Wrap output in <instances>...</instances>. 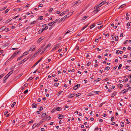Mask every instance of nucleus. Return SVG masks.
Instances as JSON below:
<instances>
[{
	"label": "nucleus",
	"mask_w": 131,
	"mask_h": 131,
	"mask_svg": "<svg viewBox=\"0 0 131 131\" xmlns=\"http://www.w3.org/2000/svg\"><path fill=\"white\" fill-rule=\"evenodd\" d=\"M58 19H56V20H54V21L48 24V25L49 26H51L53 24H54L55 23L57 22L58 21Z\"/></svg>",
	"instance_id": "1"
},
{
	"label": "nucleus",
	"mask_w": 131,
	"mask_h": 131,
	"mask_svg": "<svg viewBox=\"0 0 131 131\" xmlns=\"http://www.w3.org/2000/svg\"><path fill=\"white\" fill-rule=\"evenodd\" d=\"M67 15H66L63 17L61 18L59 20V22H60L61 21H63L64 20H66L67 19Z\"/></svg>",
	"instance_id": "2"
},
{
	"label": "nucleus",
	"mask_w": 131,
	"mask_h": 131,
	"mask_svg": "<svg viewBox=\"0 0 131 131\" xmlns=\"http://www.w3.org/2000/svg\"><path fill=\"white\" fill-rule=\"evenodd\" d=\"M42 59V58H40L38 61H37L34 65H33L32 67V68H33L35 66H36Z\"/></svg>",
	"instance_id": "3"
},
{
	"label": "nucleus",
	"mask_w": 131,
	"mask_h": 131,
	"mask_svg": "<svg viewBox=\"0 0 131 131\" xmlns=\"http://www.w3.org/2000/svg\"><path fill=\"white\" fill-rule=\"evenodd\" d=\"M45 38L44 37H41L37 41V43H40L42 40L44 39Z\"/></svg>",
	"instance_id": "4"
},
{
	"label": "nucleus",
	"mask_w": 131,
	"mask_h": 131,
	"mask_svg": "<svg viewBox=\"0 0 131 131\" xmlns=\"http://www.w3.org/2000/svg\"><path fill=\"white\" fill-rule=\"evenodd\" d=\"M34 46H32L31 47L29 50V51H34L35 50V48L34 47Z\"/></svg>",
	"instance_id": "5"
},
{
	"label": "nucleus",
	"mask_w": 131,
	"mask_h": 131,
	"mask_svg": "<svg viewBox=\"0 0 131 131\" xmlns=\"http://www.w3.org/2000/svg\"><path fill=\"white\" fill-rule=\"evenodd\" d=\"M80 86V85L79 84H77L73 87V89L74 90H76Z\"/></svg>",
	"instance_id": "6"
},
{
	"label": "nucleus",
	"mask_w": 131,
	"mask_h": 131,
	"mask_svg": "<svg viewBox=\"0 0 131 131\" xmlns=\"http://www.w3.org/2000/svg\"><path fill=\"white\" fill-rule=\"evenodd\" d=\"M20 52V51L18 50L16 51L12 55V57H14L18 53Z\"/></svg>",
	"instance_id": "7"
},
{
	"label": "nucleus",
	"mask_w": 131,
	"mask_h": 131,
	"mask_svg": "<svg viewBox=\"0 0 131 131\" xmlns=\"http://www.w3.org/2000/svg\"><path fill=\"white\" fill-rule=\"evenodd\" d=\"M20 52V51L18 50L16 51L12 55V57H14L18 53Z\"/></svg>",
	"instance_id": "8"
},
{
	"label": "nucleus",
	"mask_w": 131,
	"mask_h": 131,
	"mask_svg": "<svg viewBox=\"0 0 131 131\" xmlns=\"http://www.w3.org/2000/svg\"><path fill=\"white\" fill-rule=\"evenodd\" d=\"M20 52V51L18 50L16 51L12 55V57H14L18 53Z\"/></svg>",
	"instance_id": "9"
},
{
	"label": "nucleus",
	"mask_w": 131,
	"mask_h": 131,
	"mask_svg": "<svg viewBox=\"0 0 131 131\" xmlns=\"http://www.w3.org/2000/svg\"><path fill=\"white\" fill-rule=\"evenodd\" d=\"M20 52V51L18 50L16 51L12 55V57H14L18 53Z\"/></svg>",
	"instance_id": "10"
},
{
	"label": "nucleus",
	"mask_w": 131,
	"mask_h": 131,
	"mask_svg": "<svg viewBox=\"0 0 131 131\" xmlns=\"http://www.w3.org/2000/svg\"><path fill=\"white\" fill-rule=\"evenodd\" d=\"M42 27H45L43 29L44 30H46L48 28V26H47L46 24H44L42 25Z\"/></svg>",
	"instance_id": "11"
},
{
	"label": "nucleus",
	"mask_w": 131,
	"mask_h": 131,
	"mask_svg": "<svg viewBox=\"0 0 131 131\" xmlns=\"http://www.w3.org/2000/svg\"><path fill=\"white\" fill-rule=\"evenodd\" d=\"M60 45V43L57 44L54 46V49H57V48H58Z\"/></svg>",
	"instance_id": "12"
},
{
	"label": "nucleus",
	"mask_w": 131,
	"mask_h": 131,
	"mask_svg": "<svg viewBox=\"0 0 131 131\" xmlns=\"http://www.w3.org/2000/svg\"><path fill=\"white\" fill-rule=\"evenodd\" d=\"M29 53V51H26L24 52L22 54L23 56V57L28 54Z\"/></svg>",
	"instance_id": "13"
},
{
	"label": "nucleus",
	"mask_w": 131,
	"mask_h": 131,
	"mask_svg": "<svg viewBox=\"0 0 131 131\" xmlns=\"http://www.w3.org/2000/svg\"><path fill=\"white\" fill-rule=\"evenodd\" d=\"M26 60H27L26 59V58H25L22 60L20 62H19V64H21L25 62Z\"/></svg>",
	"instance_id": "14"
},
{
	"label": "nucleus",
	"mask_w": 131,
	"mask_h": 131,
	"mask_svg": "<svg viewBox=\"0 0 131 131\" xmlns=\"http://www.w3.org/2000/svg\"><path fill=\"white\" fill-rule=\"evenodd\" d=\"M6 29V28L5 26H3L0 28V32H1L3 31L4 30Z\"/></svg>",
	"instance_id": "15"
},
{
	"label": "nucleus",
	"mask_w": 131,
	"mask_h": 131,
	"mask_svg": "<svg viewBox=\"0 0 131 131\" xmlns=\"http://www.w3.org/2000/svg\"><path fill=\"white\" fill-rule=\"evenodd\" d=\"M80 46V47L81 46V45H80L79 44L77 45L75 49H76L77 51L79 49V48Z\"/></svg>",
	"instance_id": "16"
},
{
	"label": "nucleus",
	"mask_w": 131,
	"mask_h": 131,
	"mask_svg": "<svg viewBox=\"0 0 131 131\" xmlns=\"http://www.w3.org/2000/svg\"><path fill=\"white\" fill-rule=\"evenodd\" d=\"M58 115L59 116V117H58V118L59 119H61L62 118H63V117L64 116L63 115L60 114H59Z\"/></svg>",
	"instance_id": "17"
},
{
	"label": "nucleus",
	"mask_w": 131,
	"mask_h": 131,
	"mask_svg": "<svg viewBox=\"0 0 131 131\" xmlns=\"http://www.w3.org/2000/svg\"><path fill=\"white\" fill-rule=\"evenodd\" d=\"M73 12H72L71 13H69L68 14L66 15H67V18L69 17L70 16H71L72 14H73Z\"/></svg>",
	"instance_id": "18"
},
{
	"label": "nucleus",
	"mask_w": 131,
	"mask_h": 131,
	"mask_svg": "<svg viewBox=\"0 0 131 131\" xmlns=\"http://www.w3.org/2000/svg\"><path fill=\"white\" fill-rule=\"evenodd\" d=\"M46 120V118L45 117H44L43 119H42L40 121V123H43V122L45 121Z\"/></svg>",
	"instance_id": "19"
},
{
	"label": "nucleus",
	"mask_w": 131,
	"mask_h": 131,
	"mask_svg": "<svg viewBox=\"0 0 131 131\" xmlns=\"http://www.w3.org/2000/svg\"><path fill=\"white\" fill-rule=\"evenodd\" d=\"M37 105L36 104L34 103L32 104V108H36L37 107Z\"/></svg>",
	"instance_id": "20"
},
{
	"label": "nucleus",
	"mask_w": 131,
	"mask_h": 131,
	"mask_svg": "<svg viewBox=\"0 0 131 131\" xmlns=\"http://www.w3.org/2000/svg\"><path fill=\"white\" fill-rule=\"evenodd\" d=\"M7 6H5L3 8H0V11H3L5 9H6L7 8Z\"/></svg>",
	"instance_id": "21"
},
{
	"label": "nucleus",
	"mask_w": 131,
	"mask_h": 131,
	"mask_svg": "<svg viewBox=\"0 0 131 131\" xmlns=\"http://www.w3.org/2000/svg\"><path fill=\"white\" fill-rule=\"evenodd\" d=\"M117 93V92H115V91L112 94V95L111 96V97H114L116 95V94Z\"/></svg>",
	"instance_id": "22"
},
{
	"label": "nucleus",
	"mask_w": 131,
	"mask_h": 131,
	"mask_svg": "<svg viewBox=\"0 0 131 131\" xmlns=\"http://www.w3.org/2000/svg\"><path fill=\"white\" fill-rule=\"evenodd\" d=\"M75 95V94H71L69 95V97H72L74 96Z\"/></svg>",
	"instance_id": "23"
},
{
	"label": "nucleus",
	"mask_w": 131,
	"mask_h": 131,
	"mask_svg": "<svg viewBox=\"0 0 131 131\" xmlns=\"http://www.w3.org/2000/svg\"><path fill=\"white\" fill-rule=\"evenodd\" d=\"M44 30V29L43 28H42L40 30H39L38 31V33L39 34L41 33Z\"/></svg>",
	"instance_id": "24"
},
{
	"label": "nucleus",
	"mask_w": 131,
	"mask_h": 131,
	"mask_svg": "<svg viewBox=\"0 0 131 131\" xmlns=\"http://www.w3.org/2000/svg\"><path fill=\"white\" fill-rule=\"evenodd\" d=\"M95 26V24L94 23L90 27V29H92Z\"/></svg>",
	"instance_id": "25"
},
{
	"label": "nucleus",
	"mask_w": 131,
	"mask_h": 131,
	"mask_svg": "<svg viewBox=\"0 0 131 131\" xmlns=\"http://www.w3.org/2000/svg\"><path fill=\"white\" fill-rule=\"evenodd\" d=\"M105 1H104L101 3L99 4V5L102 6V5L104 4H105Z\"/></svg>",
	"instance_id": "26"
},
{
	"label": "nucleus",
	"mask_w": 131,
	"mask_h": 131,
	"mask_svg": "<svg viewBox=\"0 0 131 131\" xmlns=\"http://www.w3.org/2000/svg\"><path fill=\"white\" fill-rule=\"evenodd\" d=\"M56 110L59 111H60L62 109L61 107H58L56 108Z\"/></svg>",
	"instance_id": "27"
},
{
	"label": "nucleus",
	"mask_w": 131,
	"mask_h": 131,
	"mask_svg": "<svg viewBox=\"0 0 131 131\" xmlns=\"http://www.w3.org/2000/svg\"><path fill=\"white\" fill-rule=\"evenodd\" d=\"M63 92V91L61 90L58 93L57 95L58 96L60 95Z\"/></svg>",
	"instance_id": "28"
},
{
	"label": "nucleus",
	"mask_w": 131,
	"mask_h": 131,
	"mask_svg": "<svg viewBox=\"0 0 131 131\" xmlns=\"http://www.w3.org/2000/svg\"><path fill=\"white\" fill-rule=\"evenodd\" d=\"M125 6V4H124L120 6V7L118 8V9L122 8H123V7H124Z\"/></svg>",
	"instance_id": "29"
},
{
	"label": "nucleus",
	"mask_w": 131,
	"mask_h": 131,
	"mask_svg": "<svg viewBox=\"0 0 131 131\" xmlns=\"http://www.w3.org/2000/svg\"><path fill=\"white\" fill-rule=\"evenodd\" d=\"M14 11H15V10H17L18 11H20L21 10V8H17V9H14Z\"/></svg>",
	"instance_id": "30"
},
{
	"label": "nucleus",
	"mask_w": 131,
	"mask_h": 131,
	"mask_svg": "<svg viewBox=\"0 0 131 131\" xmlns=\"http://www.w3.org/2000/svg\"><path fill=\"white\" fill-rule=\"evenodd\" d=\"M23 57L22 55L21 56L18 57L17 59V60L18 61L19 60H20Z\"/></svg>",
	"instance_id": "31"
},
{
	"label": "nucleus",
	"mask_w": 131,
	"mask_h": 131,
	"mask_svg": "<svg viewBox=\"0 0 131 131\" xmlns=\"http://www.w3.org/2000/svg\"><path fill=\"white\" fill-rule=\"evenodd\" d=\"M8 77L7 75L5 76V77H4L3 80L4 81H5L8 78Z\"/></svg>",
	"instance_id": "32"
},
{
	"label": "nucleus",
	"mask_w": 131,
	"mask_h": 131,
	"mask_svg": "<svg viewBox=\"0 0 131 131\" xmlns=\"http://www.w3.org/2000/svg\"><path fill=\"white\" fill-rule=\"evenodd\" d=\"M118 86L119 88H121L123 87V85L121 84H119L118 85Z\"/></svg>",
	"instance_id": "33"
},
{
	"label": "nucleus",
	"mask_w": 131,
	"mask_h": 131,
	"mask_svg": "<svg viewBox=\"0 0 131 131\" xmlns=\"http://www.w3.org/2000/svg\"><path fill=\"white\" fill-rule=\"evenodd\" d=\"M46 115V113H43L42 114L41 116V117H45V116Z\"/></svg>",
	"instance_id": "34"
},
{
	"label": "nucleus",
	"mask_w": 131,
	"mask_h": 131,
	"mask_svg": "<svg viewBox=\"0 0 131 131\" xmlns=\"http://www.w3.org/2000/svg\"><path fill=\"white\" fill-rule=\"evenodd\" d=\"M39 53L37 51L33 56L32 57H36V56L37 55V54L38 53Z\"/></svg>",
	"instance_id": "35"
},
{
	"label": "nucleus",
	"mask_w": 131,
	"mask_h": 131,
	"mask_svg": "<svg viewBox=\"0 0 131 131\" xmlns=\"http://www.w3.org/2000/svg\"><path fill=\"white\" fill-rule=\"evenodd\" d=\"M13 104H12L11 106V107L12 108L14 107V105L16 104V102H13Z\"/></svg>",
	"instance_id": "36"
},
{
	"label": "nucleus",
	"mask_w": 131,
	"mask_h": 131,
	"mask_svg": "<svg viewBox=\"0 0 131 131\" xmlns=\"http://www.w3.org/2000/svg\"><path fill=\"white\" fill-rule=\"evenodd\" d=\"M65 14V12H62L59 15L60 16H62L64 15Z\"/></svg>",
	"instance_id": "37"
},
{
	"label": "nucleus",
	"mask_w": 131,
	"mask_h": 131,
	"mask_svg": "<svg viewBox=\"0 0 131 131\" xmlns=\"http://www.w3.org/2000/svg\"><path fill=\"white\" fill-rule=\"evenodd\" d=\"M99 10L100 9H95L94 11L93 12L95 13H97Z\"/></svg>",
	"instance_id": "38"
},
{
	"label": "nucleus",
	"mask_w": 131,
	"mask_h": 131,
	"mask_svg": "<svg viewBox=\"0 0 131 131\" xmlns=\"http://www.w3.org/2000/svg\"><path fill=\"white\" fill-rule=\"evenodd\" d=\"M59 83H55L54 84V85L55 86H58Z\"/></svg>",
	"instance_id": "39"
},
{
	"label": "nucleus",
	"mask_w": 131,
	"mask_h": 131,
	"mask_svg": "<svg viewBox=\"0 0 131 131\" xmlns=\"http://www.w3.org/2000/svg\"><path fill=\"white\" fill-rule=\"evenodd\" d=\"M43 18V16H41L39 17L38 18V20H42Z\"/></svg>",
	"instance_id": "40"
},
{
	"label": "nucleus",
	"mask_w": 131,
	"mask_h": 131,
	"mask_svg": "<svg viewBox=\"0 0 131 131\" xmlns=\"http://www.w3.org/2000/svg\"><path fill=\"white\" fill-rule=\"evenodd\" d=\"M110 69V67H107L105 68V69L106 70H108Z\"/></svg>",
	"instance_id": "41"
},
{
	"label": "nucleus",
	"mask_w": 131,
	"mask_h": 131,
	"mask_svg": "<svg viewBox=\"0 0 131 131\" xmlns=\"http://www.w3.org/2000/svg\"><path fill=\"white\" fill-rule=\"evenodd\" d=\"M51 45V44L50 43H49L48 44L46 47L45 48H46V49H47V48L49 47Z\"/></svg>",
	"instance_id": "42"
},
{
	"label": "nucleus",
	"mask_w": 131,
	"mask_h": 131,
	"mask_svg": "<svg viewBox=\"0 0 131 131\" xmlns=\"http://www.w3.org/2000/svg\"><path fill=\"white\" fill-rule=\"evenodd\" d=\"M36 23V21L35 20L32 22L30 23V24L31 25H33V24H35Z\"/></svg>",
	"instance_id": "43"
},
{
	"label": "nucleus",
	"mask_w": 131,
	"mask_h": 131,
	"mask_svg": "<svg viewBox=\"0 0 131 131\" xmlns=\"http://www.w3.org/2000/svg\"><path fill=\"white\" fill-rule=\"evenodd\" d=\"M47 49H46V48H45L42 51L41 53H42L43 52H44Z\"/></svg>",
	"instance_id": "44"
},
{
	"label": "nucleus",
	"mask_w": 131,
	"mask_h": 131,
	"mask_svg": "<svg viewBox=\"0 0 131 131\" xmlns=\"http://www.w3.org/2000/svg\"><path fill=\"white\" fill-rule=\"evenodd\" d=\"M56 110V108H54L51 111V112L52 113H53Z\"/></svg>",
	"instance_id": "45"
},
{
	"label": "nucleus",
	"mask_w": 131,
	"mask_h": 131,
	"mask_svg": "<svg viewBox=\"0 0 131 131\" xmlns=\"http://www.w3.org/2000/svg\"><path fill=\"white\" fill-rule=\"evenodd\" d=\"M9 9H7L5 11V14H6V13H7L9 11Z\"/></svg>",
	"instance_id": "46"
},
{
	"label": "nucleus",
	"mask_w": 131,
	"mask_h": 131,
	"mask_svg": "<svg viewBox=\"0 0 131 131\" xmlns=\"http://www.w3.org/2000/svg\"><path fill=\"white\" fill-rule=\"evenodd\" d=\"M88 17V16L84 17L83 18H82V20H84L86 19Z\"/></svg>",
	"instance_id": "47"
},
{
	"label": "nucleus",
	"mask_w": 131,
	"mask_h": 131,
	"mask_svg": "<svg viewBox=\"0 0 131 131\" xmlns=\"http://www.w3.org/2000/svg\"><path fill=\"white\" fill-rule=\"evenodd\" d=\"M118 39V36H116L115 38V41H117Z\"/></svg>",
	"instance_id": "48"
},
{
	"label": "nucleus",
	"mask_w": 131,
	"mask_h": 131,
	"mask_svg": "<svg viewBox=\"0 0 131 131\" xmlns=\"http://www.w3.org/2000/svg\"><path fill=\"white\" fill-rule=\"evenodd\" d=\"M36 123H35L32 126V129H34L36 127H35V125H36Z\"/></svg>",
	"instance_id": "49"
},
{
	"label": "nucleus",
	"mask_w": 131,
	"mask_h": 131,
	"mask_svg": "<svg viewBox=\"0 0 131 131\" xmlns=\"http://www.w3.org/2000/svg\"><path fill=\"white\" fill-rule=\"evenodd\" d=\"M114 117L113 116L112 117L111 119V121H113L114 120Z\"/></svg>",
	"instance_id": "50"
},
{
	"label": "nucleus",
	"mask_w": 131,
	"mask_h": 131,
	"mask_svg": "<svg viewBox=\"0 0 131 131\" xmlns=\"http://www.w3.org/2000/svg\"><path fill=\"white\" fill-rule=\"evenodd\" d=\"M53 8H51L49 10V13H51V12L53 10Z\"/></svg>",
	"instance_id": "51"
},
{
	"label": "nucleus",
	"mask_w": 131,
	"mask_h": 131,
	"mask_svg": "<svg viewBox=\"0 0 131 131\" xmlns=\"http://www.w3.org/2000/svg\"><path fill=\"white\" fill-rule=\"evenodd\" d=\"M122 67V64H119V66L118 67V69H121V68Z\"/></svg>",
	"instance_id": "52"
},
{
	"label": "nucleus",
	"mask_w": 131,
	"mask_h": 131,
	"mask_svg": "<svg viewBox=\"0 0 131 131\" xmlns=\"http://www.w3.org/2000/svg\"><path fill=\"white\" fill-rule=\"evenodd\" d=\"M105 103V102H103L102 103H101V104H100L99 105V107H101Z\"/></svg>",
	"instance_id": "53"
},
{
	"label": "nucleus",
	"mask_w": 131,
	"mask_h": 131,
	"mask_svg": "<svg viewBox=\"0 0 131 131\" xmlns=\"http://www.w3.org/2000/svg\"><path fill=\"white\" fill-rule=\"evenodd\" d=\"M100 92V91H97L94 92V93L96 94H99Z\"/></svg>",
	"instance_id": "54"
},
{
	"label": "nucleus",
	"mask_w": 131,
	"mask_h": 131,
	"mask_svg": "<svg viewBox=\"0 0 131 131\" xmlns=\"http://www.w3.org/2000/svg\"><path fill=\"white\" fill-rule=\"evenodd\" d=\"M126 89H124L122 91V92L123 93H124L126 92Z\"/></svg>",
	"instance_id": "55"
},
{
	"label": "nucleus",
	"mask_w": 131,
	"mask_h": 131,
	"mask_svg": "<svg viewBox=\"0 0 131 131\" xmlns=\"http://www.w3.org/2000/svg\"><path fill=\"white\" fill-rule=\"evenodd\" d=\"M14 57H12V56L7 60L8 61H9L10 60H11Z\"/></svg>",
	"instance_id": "56"
},
{
	"label": "nucleus",
	"mask_w": 131,
	"mask_h": 131,
	"mask_svg": "<svg viewBox=\"0 0 131 131\" xmlns=\"http://www.w3.org/2000/svg\"><path fill=\"white\" fill-rule=\"evenodd\" d=\"M89 24H88L87 25L85 26H84L83 28H82V30L83 29H84Z\"/></svg>",
	"instance_id": "57"
},
{
	"label": "nucleus",
	"mask_w": 131,
	"mask_h": 131,
	"mask_svg": "<svg viewBox=\"0 0 131 131\" xmlns=\"http://www.w3.org/2000/svg\"><path fill=\"white\" fill-rule=\"evenodd\" d=\"M34 77H31L29 78V79H28V80H31Z\"/></svg>",
	"instance_id": "58"
},
{
	"label": "nucleus",
	"mask_w": 131,
	"mask_h": 131,
	"mask_svg": "<svg viewBox=\"0 0 131 131\" xmlns=\"http://www.w3.org/2000/svg\"><path fill=\"white\" fill-rule=\"evenodd\" d=\"M28 90L27 89L24 92V94H26L28 92Z\"/></svg>",
	"instance_id": "59"
},
{
	"label": "nucleus",
	"mask_w": 131,
	"mask_h": 131,
	"mask_svg": "<svg viewBox=\"0 0 131 131\" xmlns=\"http://www.w3.org/2000/svg\"><path fill=\"white\" fill-rule=\"evenodd\" d=\"M70 31L69 30H68L65 33V35H66L68 33H70Z\"/></svg>",
	"instance_id": "60"
},
{
	"label": "nucleus",
	"mask_w": 131,
	"mask_h": 131,
	"mask_svg": "<svg viewBox=\"0 0 131 131\" xmlns=\"http://www.w3.org/2000/svg\"><path fill=\"white\" fill-rule=\"evenodd\" d=\"M46 119H47L48 120H50L51 119V117L50 116H49L47 117Z\"/></svg>",
	"instance_id": "61"
},
{
	"label": "nucleus",
	"mask_w": 131,
	"mask_h": 131,
	"mask_svg": "<svg viewBox=\"0 0 131 131\" xmlns=\"http://www.w3.org/2000/svg\"><path fill=\"white\" fill-rule=\"evenodd\" d=\"M14 71V70H13L9 72V74H10L11 75V74L13 73V72Z\"/></svg>",
	"instance_id": "62"
},
{
	"label": "nucleus",
	"mask_w": 131,
	"mask_h": 131,
	"mask_svg": "<svg viewBox=\"0 0 131 131\" xmlns=\"http://www.w3.org/2000/svg\"><path fill=\"white\" fill-rule=\"evenodd\" d=\"M102 23V22L101 21H100L97 23V24L99 25H100Z\"/></svg>",
	"instance_id": "63"
},
{
	"label": "nucleus",
	"mask_w": 131,
	"mask_h": 131,
	"mask_svg": "<svg viewBox=\"0 0 131 131\" xmlns=\"http://www.w3.org/2000/svg\"><path fill=\"white\" fill-rule=\"evenodd\" d=\"M41 50V48H40L38 49V50L37 51L39 53V52H40Z\"/></svg>",
	"instance_id": "64"
}]
</instances>
